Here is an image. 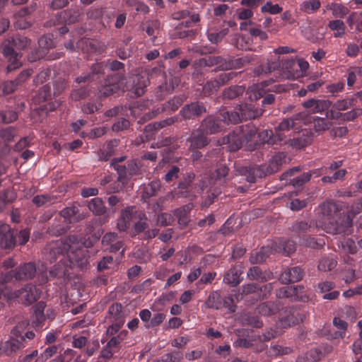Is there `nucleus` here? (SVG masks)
<instances>
[{
	"label": "nucleus",
	"mask_w": 362,
	"mask_h": 362,
	"mask_svg": "<svg viewBox=\"0 0 362 362\" xmlns=\"http://www.w3.org/2000/svg\"><path fill=\"white\" fill-rule=\"evenodd\" d=\"M283 159L282 155L277 154L272 157L266 168L262 165L238 166L236 172L238 175L245 176L248 182L254 183L257 178H261L277 172L282 165Z\"/></svg>",
	"instance_id": "f257e3e1"
},
{
	"label": "nucleus",
	"mask_w": 362,
	"mask_h": 362,
	"mask_svg": "<svg viewBox=\"0 0 362 362\" xmlns=\"http://www.w3.org/2000/svg\"><path fill=\"white\" fill-rule=\"evenodd\" d=\"M29 44L30 40L23 35H15L8 38L3 47V54L9 61L6 67L8 73L21 66L22 64L19 62L21 55L17 51L25 48Z\"/></svg>",
	"instance_id": "f03ea898"
},
{
	"label": "nucleus",
	"mask_w": 362,
	"mask_h": 362,
	"mask_svg": "<svg viewBox=\"0 0 362 362\" xmlns=\"http://www.w3.org/2000/svg\"><path fill=\"white\" fill-rule=\"evenodd\" d=\"M82 245L81 243L76 240V235H69L64 240H58L49 243L46 248V259L50 263L62 262L66 257L69 247L77 248Z\"/></svg>",
	"instance_id": "7ed1b4c3"
},
{
	"label": "nucleus",
	"mask_w": 362,
	"mask_h": 362,
	"mask_svg": "<svg viewBox=\"0 0 362 362\" xmlns=\"http://www.w3.org/2000/svg\"><path fill=\"white\" fill-rule=\"evenodd\" d=\"M46 267L42 264V268H37L33 262H28L21 264L14 269L2 274L0 276V281L6 285L7 283L13 281H28L33 279L35 275L41 274L44 277V272Z\"/></svg>",
	"instance_id": "20e7f679"
},
{
	"label": "nucleus",
	"mask_w": 362,
	"mask_h": 362,
	"mask_svg": "<svg viewBox=\"0 0 362 362\" xmlns=\"http://www.w3.org/2000/svg\"><path fill=\"white\" fill-rule=\"evenodd\" d=\"M321 214L325 223V230L332 234H340L344 232V228L337 221L339 208L334 202H326L320 205Z\"/></svg>",
	"instance_id": "39448f33"
},
{
	"label": "nucleus",
	"mask_w": 362,
	"mask_h": 362,
	"mask_svg": "<svg viewBox=\"0 0 362 362\" xmlns=\"http://www.w3.org/2000/svg\"><path fill=\"white\" fill-rule=\"evenodd\" d=\"M76 240L81 243L82 245H80L77 248L69 247L66 259L70 268L78 267L83 269L86 267L88 263L86 251L83 250V248L90 247V243H87L86 240H84L82 238H78L77 235Z\"/></svg>",
	"instance_id": "423d86ee"
},
{
	"label": "nucleus",
	"mask_w": 362,
	"mask_h": 362,
	"mask_svg": "<svg viewBox=\"0 0 362 362\" xmlns=\"http://www.w3.org/2000/svg\"><path fill=\"white\" fill-rule=\"evenodd\" d=\"M307 315L303 310L294 307H286L280 313V324L283 327L298 325L305 319Z\"/></svg>",
	"instance_id": "0eeeda50"
},
{
	"label": "nucleus",
	"mask_w": 362,
	"mask_h": 362,
	"mask_svg": "<svg viewBox=\"0 0 362 362\" xmlns=\"http://www.w3.org/2000/svg\"><path fill=\"white\" fill-rule=\"evenodd\" d=\"M14 296L25 305H30L40 298V292L37 287L31 284L25 285L14 293Z\"/></svg>",
	"instance_id": "6e6552de"
},
{
	"label": "nucleus",
	"mask_w": 362,
	"mask_h": 362,
	"mask_svg": "<svg viewBox=\"0 0 362 362\" xmlns=\"http://www.w3.org/2000/svg\"><path fill=\"white\" fill-rule=\"evenodd\" d=\"M206 112L207 109L204 103L194 101L185 105L180 110V115L186 120L194 119Z\"/></svg>",
	"instance_id": "1a4fd4ad"
},
{
	"label": "nucleus",
	"mask_w": 362,
	"mask_h": 362,
	"mask_svg": "<svg viewBox=\"0 0 362 362\" xmlns=\"http://www.w3.org/2000/svg\"><path fill=\"white\" fill-rule=\"evenodd\" d=\"M200 127L206 134H215L224 129L225 125L222 118L209 115L202 121Z\"/></svg>",
	"instance_id": "9d476101"
},
{
	"label": "nucleus",
	"mask_w": 362,
	"mask_h": 362,
	"mask_svg": "<svg viewBox=\"0 0 362 362\" xmlns=\"http://www.w3.org/2000/svg\"><path fill=\"white\" fill-rule=\"evenodd\" d=\"M0 244L6 249L13 248L17 245V230H11L8 225L0 223Z\"/></svg>",
	"instance_id": "9b49d317"
},
{
	"label": "nucleus",
	"mask_w": 362,
	"mask_h": 362,
	"mask_svg": "<svg viewBox=\"0 0 362 362\" xmlns=\"http://www.w3.org/2000/svg\"><path fill=\"white\" fill-rule=\"evenodd\" d=\"M39 49L35 50L29 57L31 62H35L46 57V51L54 47V42L52 36L49 35H43L38 40Z\"/></svg>",
	"instance_id": "f8f14e48"
},
{
	"label": "nucleus",
	"mask_w": 362,
	"mask_h": 362,
	"mask_svg": "<svg viewBox=\"0 0 362 362\" xmlns=\"http://www.w3.org/2000/svg\"><path fill=\"white\" fill-rule=\"evenodd\" d=\"M187 142L189 143V148L199 149L207 146L210 139L207 137L205 132L199 127L192 132L187 139Z\"/></svg>",
	"instance_id": "ddd939ff"
},
{
	"label": "nucleus",
	"mask_w": 362,
	"mask_h": 362,
	"mask_svg": "<svg viewBox=\"0 0 362 362\" xmlns=\"http://www.w3.org/2000/svg\"><path fill=\"white\" fill-rule=\"evenodd\" d=\"M25 344L26 341L11 335L9 340L0 343V355L13 356L25 348Z\"/></svg>",
	"instance_id": "4468645a"
},
{
	"label": "nucleus",
	"mask_w": 362,
	"mask_h": 362,
	"mask_svg": "<svg viewBox=\"0 0 362 362\" xmlns=\"http://www.w3.org/2000/svg\"><path fill=\"white\" fill-rule=\"evenodd\" d=\"M199 62L201 65L204 66L211 67L216 66V69L219 71L229 70V56L223 57V56L210 55L202 58Z\"/></svg>",
	"instance_id": "2eb2a0df"
},
{
	"label": "nucleus",
	"mask_w": 362,
	"mask_h": 362,
	"mask_svg": "<svg viewBox=\"0 0 362 362\" xmlns=\"http://www.w3.org/2000/svg\"><path fill=\"white\" fill-rule=\"evenodd\" d=\"M315 226L317 227V222L315 220H297L292 223L289 229L300 240L303 235H306V233L311 232Z\"/></svg>",
	"instance_id": "dca6fc26"
},
{
	"label": "nucleus",
	"mask_w": 362,
	"mask_h": 362,
	"mask_svg": "<svg viewBox=\"0 0 362 362\" xmlns=\"http://www.w3.org/2000/svg\"><path fill=\"white\" fill-rule=\"evenodd\" d=\"M304 276V272L300 267L286 269L280 275L279 281L283 284H292L300 281Z\"/></svg>",
	"instance_id": "f3484780"
},
{
	"label": "nucleus",
	"mask_w": 362,
	"mask_h": 362,
	"mask_svg": "<svg viewBox=\"0 0 362 362\" xmlns=\"http://www.w3.org/2000/svg\"><path fill=\"white\" fill-rule=\"evenodd\" d=\"M238 110L240 111L243 120L255 119L262 116L264 112V109L259 108L251 103L239 105Z\"/></svg>",
	"instance_id": "a211bd4d"
},
{
	"label": "nucleus",
	"mask_w": 362,
	"mask_h": 362,
	"mask_svg": "<svg viewBox=\"0 0 362 362\" xmlns=\"http://www.w3.org/2000/svg\"><path fill=\"white\" fill-rule=\"evenodd\" d=\"M109 69L115 73L108 76L114 82H122L125 79L126 71L124 63L117 60H109L107 62Z\"/></svg>",
	"instance_id": "6ab92c4d"
},
{
	"label": "nucleus",
	"mask_w": 362,
	"mask_h": 362,
	"mask_svg": "<svg viewBox=\"0 0 362 362\" xmlns=\"http://www.w3.org/2000/svg\"><path fill=\"white\" fill-rule=\"evenodd\" d=\"M313 141V134L310 131L305 129L301 134L295 138L290 139L286 141V144L296 148H301L310 144Z\"/></svg>",
	"instance_id": "aec40b11"
},
{
	"label": "nucleus",
	"mask_w": 362,
	"mask_h": 362,
	"mask_svg": "<svg viewBox=\"0 0 362 362\" xmlns=\"http://www.w3.org/2000/svg\"><path fill=\"white\" fill-rule=\"evenodd\" d=\"M29 325V321L28 320H22L19 322L11 330V334L13 337H16V338H19L25 341H26V339H33L35 334L33 331H27L25 332L28 326Z\"/></svg>",
	"instance_id": "412c9836"
},
{
	"label": "nucleus",
	"mask_w": 362,
	"mask_h": 362,
	"mask_svg": "<svg viewBox=\"0 0 362 362\" xmlns=\"http://www.w3.org/2000/svg\"><path fill=\"white\" fill-rule=\"evenodd\" d=\"M160 83L158 86L155 95L158 100H162L166 96L171 94L175 88L174 78H170L168 80L167 77L160 80Z\"/></svg>",
	"instance_id": "4be33fe9"
},
{
	"label": "nucleus",
	"mask_w": 362,
	"mask_h": 362,
	"mask_svg": "<svg viewBox=\"0 0 362 362\" xmlns=\"http://www.w3.org/2000/svg\"><path fill=\"white\" fill-rule=\"evenodd\" d=\"M247 276L250 280L265 282L272 279L273 274L270 271H263L258 266H254L248 269Z\"/></svg>",
	"instance_id": "5701e85b"
},
{
	"label": "nucleus",
	"mask_w": 362,
	"mask_h": 362,
	"mask_svg": "<svg viewBox=\"0 0 362 362\" xmlns=\"http://www.w3.org/2000/svg\"><path fill=\"white\" fill-rule=\"evenodd\" d=\"M281 308L280 301H267L259 304L257 307V311L262 315L271 316L279 313Z\"/></svg>",
	"instance_id": "b1692460"
},
{
	"label": "nucleus",
	"mask_w": 362,
	"mask_h": 362,
	"mask_svg": "<svg viewBox=\"0 0 362 362\" xmlns=\"http://www.w3.org/2000/svg\"><path fill=\"white\" fill-rule=\"evenodd\" d=\"M193 207V204L188 203L173 211V215L177 218V222L180 226L186 227L189 224L190 221L189 214Z\"/></svg>",
	"instance_id": "393cba45"
},
{
	"label": "nucleus",
	"mask_w": 362,
	"mask_h": 362,
	"mask_svg": "<svg viewBox=\"0 0 362 362\" xmlns=\"http://www.w3.org/2000/svg\"><path fill=\"white\" fill-rule=\"evenodd\" d=\"M241 131L242 129L240 127H237L227 136V142L230 145V147L232 151H237L244 144H247Z\"/></svg>",
	"instance_id": "a878e982"
},
{
	"label": "nucleus",
	"mask_w": 362,
	"mask_h": 362,
	"mask_svg": "<svg viewBox=\"0 0 362 362\" xmlns=\"http://www.w3.org/2000/svg\"><path fill=\"white\" fill-rule=\"evenodd\" d=\"M134 86L132 90L136 97L143 95L147 86L150 84V79L145 74H138L134 80Z\"/></svg>",
	"instance_id": "bb28decb"
},
{
	"label": "nucleus",
	"mask_w": 362,
	"mask_h": 362,
	"mask_svg": "<svg viewBox=\"0 0 362 362\" xmlns=\"http://www.w3.org/2000/svg\"><path fill=\"white\" fill-rule=\"evenodd\" d=\"M272 247L269 245L263 246L258 251L251 252L250 262L251 264H260L264 262L272 253Z\"/></svg>",
	"instance_id": "cd10ccee"
},
{
	"label": "nucleus",
	"mask_w": 362,
	"mask_h": 362,
	"mask_svg": "<svg viewBox=\"0 0 362 362\" xmlns=\"http://www.w3.org/2000/svg\"><path fill=\"white\" fill-rule=\"evenodd\" d=\"M242 272L237 267H232L227 271L223 277V282L230 286H237L242 281L240 275Z\"/></svg>",
	"instance_id": "c85d7f7f"
},
{
	"label": "nucleus",
	"mask_w": 362,
	"mask_h": 362,
	"mask_svg": "<svg viewBox=\"0 0 362 362\" xmlns=\"http://www.w3.org/2000/svg\"><path fill=\"white\" fill-rule=\"evenodd\" d=\"M88 207L89 210L95 216H109L107 214L108 209L105 206L103 201L101 198L95 197L90 199L88 202Z\"/></svg>",
	"instance_id": "c756f323"
},
{
	"label": "nucleus",
	"mask_w": 362,
	"mask_h": 362,
	"mask_svg": "<svg viewBox=\"0 0 362 362\" xmlns=\"http://www.w3.org/2000/svg\"><path fill=\"white\" fill-rule=\"evenodd\" d=\"M69 263L66 259H64L62 262H57L53 267L49 270V274L51 278L58 277L62 278L65 276H69Z\"/></svg>",
	"instance_id": "7c9ffc66"
},
{
	"label": "nucleus",
	"mask_w": 362,
	"mask_h": 362,
	"mask_svg": "<svg viewBox=\"0 0 362 362\" xmlns=\"http://www.w3.org/2000/svg\"><path fill=\"white\" fill-rule=\"evenodd\" d=\"M255 57L256 56L253 54H247L239 58H235L234 57L229 56V70L241 69L242 67L250 64L254 62Z\"/></svg>",
	"instance_id": "2f4dec72"
},
{
	"label": "nucleus",
	"mask_w": 362,
	"mask_h": 362,
	"mask_svg": "<svg viewBox=\"0 0 362 362\" xmlns=\"http://www.w3.org/2000/svg\"><path fill=\"white\" fill-rule=\"evenodd\" d=\"M235 334L237 336V339L234 342L235 346L243 348H250L252 343L247 339L249 337V332L245 329H238L235 330Z\"/></svg>",
	"instance_id": "473e14b6"
},
{
	"label": "nucleus",
	"mask_w": 362,
	"mask_h": 362,
	"mask_svg": "<svg viewBox=\"0 0 362 362\" xmlns=\"http://www.w3.org/2000/svg\"><path fill=\"white\" fill-rule=\"evenodd\" d=\"M61 216L71 219L74 221H79L85 218V215L79 213L78 207L76 206H72L70 207H66L59 212Z\"/></svg>",
	"instance_id": "72a5a7b5"
},
{
	"label": "nucleus",
	"mask_w": 362,
	"mask_h": 362,
	"mask_svg": "<svg viewBox=\"0 0 362 362\" xmlns=\"http://www.w3.org/2000/svg\"><path fill=\"white\" fill-rule=\"evenodd\" d=\"M81 12L79 9L71 8L60 13V19L66 24H72L79 20Z\"/></svg>",
	"instance_id": "f704fd0d"
},
{
	"label": "nucleus",
	"mask_w": 362,
	"mask_h": 362,
	"mask_svg": "<svg viewBox=\"0 0 362 362\" xmlns=\"http://www.w3.org/2000/svg\"><path fill=\"white\" fill-rule=\"evenodd\" d=\"M119 83L114 82L112 78L107 77L105 85L100 90V95L104 97H108L117 93L120 88Z\"/></svg>",
	"instance_id": "c9c22d12"
},
{
	"label": "nucleus",
	"mask_w": 362,
	"mask_h": 362,
	"mask_svg": "<svg viewBox=\"0 0 362 362\" xmlns=\"http://www.w3.org/2000/svg\"><path fill=\"white\" fill-rule=\"evenodd\" d=\"M245 90L243 86H231L224 89L222 96L224 99L233 100L241 95Z\"/></svg>",
	"instance_id": "e433bc0d"
},
{
	"label": "nucleus",
	"mask_w": 362,
	"mask_h": 362,
	"mask_svg": "<svg viewBox=\"0 0 362 362\" xmlns=\"http://www.w3.org/2000/svg\"><path fill=\"white\" fill-rule=\"evenodd\" d=\"M160 188V182L159 180H153L148 185H144L142 192V198L148 199L156 196Z\"/></svg>",
	"instance_id": "4c0bfd02"
},
{
	"label": "nucleus",
	"mask_w": 362,
	"mask_h": 362,
	"mask_svg": "<svg viewBox=\"0 0 362 362\" xmlns=\"http://www.w3.org/2000/svg\"><path fill=\"white\" fill-rule=\"evenodd\" d=\"M290 298L293 300H306L308 297L305 293V288L303 286H288Z\"/></svg>",
	"instance_id": "58836bf2"
},
{
	"label": "nucleus",
	"mask_w": 362,
	"mask_h": 362,
	"mask_svg": "<svg viewBox=\"0 0 362 362\" xmlns=\"http://www.w3.org/2000/svg\"><path fill=\"white\" fill-rule=\"evenodd\" d=\"M300 243L313 249H320L325 245L324 238H315L309 235H303Z\"/></svg>",
	"instance_id": "ea45409f"
},
{
	"label": "nucleus",
	"mask_w": 362,
	"mask_h": 362,
	"mask_svg": "<svg viewBox=\"0 0 362 362\" xmlns=\"http://www.w3.org/2000/svg\"><path fill=\"white\" fill-rule=\"evenodd\" d=\"M221 115L224 124L229 123L237 124L243 120L240 111L238 110V107L234 111H225L221 112Z\"/></svg>",
	"instance_id": "a19ab883"
},
{
	"label": "nucleus",
	"mask_w": 362,
	"mask_h": 362,
	"mask_svg": "<svg viewBox=\"0 0 362 362\" xmlns=\"http://www.w3.org/2000/svg\"><path fill=\"white\" fill-rule=\"evenodd\" d=\"M205 305L209 308L221 309L223 307L221 295L217 291L210 293L205 302Z\"/></svg>",
	"instance_id": "79ce46f5"
},
{
	"label": "nucleus",
	"mask_w": 362,
	"mask_h": 362,
	"mask_svg": "<svg viewBox=\"0 0 362 362\" xmlns=\"http://www.w3.org/2000/svg\"><path fill=\"white\" fill-rule=\"evenodd\" d=\"M333 123L327 120L326 117H315L313 119V128L316 132H322L328 130Z\"/></svg>",
	"instance_id": "37998d69"
},
{
	"label": "nucleus",
	"mask_w": 362,
	"mask_h": 362,
	"mask_svg": "<svg viewBox=\"0 0 362 362\" xmlns=\"http://www.w3.org/2000/svg\"><path fill=\"white\" fill-rule=\"evenodd\" d=\"M90 89L88 86H83L78 88H74L71 90L70 97L74 101H79L81 100L88 98L90 95Z\"/></svg>",
	"instance_id": "c03bdc74"
},
{
	"label": "nucleus",
	"mask_w": 362,
	"mask_h": 362,
	"mask_svg": "<svg viewBox=\"0 0 362 362\" xmlns=\"http://www.w3.org/2000/svg\"><path fill=\"white\" fill-rule=\"evenodd\" d=\"M184 358V354L180 351H173L164 354L160 359L153 362H181Z\"/></svg>",
	"instance_id": "a18cd8bd"
},
{
	"label": "nucleus",
	"mask_w": 362,
	"mask_h": 362,
	"mask_svg": "<svg viewBox=\"0 0 362 362\" xmlns=\"http://www.w3.org/2000/svg\"><path fill=\"white\" fill-rule=\"evenodd\" d=\"M241 322L243 325L251 326L255 328H260L263 326V322L257 316L250 313L244 314L241 317Z\"/></svg>",
	"instance_id": "49530a36"
},
{
	"label": "nucleus",
	"mask_w": 362,
	"mask_h": 362,
	"mask_svg": "<svg viewBox=\"0 0 362 362\" xmlns=\"http://www.w3.org/2000/svg\"><path fill=\"white\" fill-rule=\"evenodd\" d=\"M117 173V182L122 184L123 186L127 185L128 181L131 178L127 170L126 165H117L113 168Z\"/></svg>",
	"instance_id": "de8ad7c7"
},
{
	"label": "nucleus",
	"mask_w": 362,
	"mask_h": 362,
	"mask_svg": "<svg viewBox=\"0 0 362 362\" xmlns=\"http://www.w3.org/2000/svg\"><path fill=\"white\" fill-rule=\"evenodd\" d=\"M182 24H178L175 28L173 34L174 39H184L193 37L196 34L195 30H182Z\"/></svg>",
	"instance_id": "09e8293b"
},
{
	"label": "nucleus",
	"mask_w": 362,
	"mask_h": 362,
	"mask_svg": "<svg viewBox=\"0 0 362 362\" xmlns=\"http://www.w3.org/2000/svg\"><path fill=\"white\" fill-rule=\"evenodd\" d=\"M238 76L237 72H223L218 75L214 79L217 83L218 88H220L221 86L227 84L230 81Z\"/></svg>",
	"instance_id": "8fccbe9b"
},
{
	"label": "nucleus",
	"mask_w": 362,
	"mask_h": 362,
	"mask_svg": "<svg viewBox=\"0 0 362 362\" xmlns=\"http://www.w3.org/2000/svg\"><path fill=\"white\" fill-rule=\"evenodd\" d=\"M328 10L332 11L335 17L343 18L349 13V9L341 4L332 3L327 6Z\"/></svg>",
	"instance_id": "3c124183"
},
{
	"label": "nucleus",
	"mask_w": 362,
	"mask_h": 362,
	"mask_svg": "<svg viewBox=\"0 0 362 362\" xmlns=\"http://www.w3.org/2000/svg\"><path fill=\"white\" fill-rule=\"evenodd\" d=\"M298 119V116H295L291 118L284 119L278 126L274 127V131H280V132H288L290 129H293L295 126V120Z\"/></svg>",
	"instance_id": "603ef678"
},
{
	"label": "nucleus",
	"mask_w": 362,
	"mask_h": 362,
	"mask_svg": "<svg viewBox=\"0 0 362 362\" xmlns=\"http://www.w3.org/2000/svg\"><path fill=\"white\" fill-rule=\"evenodd\" d=\"M240 127L242 129L241 133L247 143L252 141L257 135V128L253 125H245Z\"/></svg>",
	"instance_id": "864d4df0"
},
{
	"label": "nucleus",
	"mask_w": 362,
	"mask_h": 362,
	"mask_svg": "<svg viewBox=\"0 0 362 362\" xmlns=\"http://www.w3.org/2000/svg\"><path fill=\"white\" fill-rule=\"evenodd\" d=\"M320 7L319 0H307L300 4V10L305 13H311L317 11Z\"/></svg>",
	"instance_id": "5fc2aeb1"
},
{
	"label": "nucleus",
	"mask_w": 362,
	"mask_h": 362,
	"mask_svg": "<svg viewBox=\"0 0 362 362\" xmlns=\"http://www.w3.org/2000/svg\"><path fill=\"white\" fill-rule=\"evenodd\" d=\"M337 266V261L332 257H323L319 262L318 269L327 272L333 269Z\"/></svg>",
	"instance_id": "6e6d98bb"
},
{
	"label": "nucleus",
	"mask_w": 362,
	"mask_h": 362,
	"mask_svg": "<svg viewBox=\"0 0 362 362\" xmlns=\"http://www.w3.org/2000/svg\"><path fill=\"white\" fill-rule=\"evenodd\" d=\"M149 227L147 221H137L134 223L133 227L131 229L130 235L131 237H136L141 233H145L146 230Z\"/></svg>",
	"instance_id": "4d7b16f0"
},
{
	"label": "nucleus",
	"mask_w": 362,
	"mask_h": 362,
	"mask_svg": "<svg viewBox=\"0 0 362 362\" xmlns=\"http://www.w3.org/2000/svg\"><path fill=\"white\" fill-rule=\"evenodd\" d=\"M145 72V76H148L149 79L153 78H160V80H162L167 77L166 74L160 66H155L146 69Z\"/></svg>",
	"instance_id": "13d9d810"
},
{
	"label": "nucleus",
	"mask_w": 362,
	"mask_h": 362,
	"mask_svg": "<svg viewBox=\"0 0 362 362\" xmlns=\"http://www.w3.org/2000/svg\"><path fill=\"white\" fill-rule=\"evenodd\" d=\"M175 221L173 215L168 213H160L157 216V225L160 226H171Z\"/></svg>",
	"instance_id": "bf43d9fd"
},
{
	"label": "nucleus",
	"mask_w": 362,
	"mask_h": 362,
	"mask_svg": "<svg viewBox=\"0 0 362 362\" xmlns=\"http://www.w3.org/2000/svg\"><path fill=\"white\" fill-rule=\"evenodd\" d=\"M219 88L214 78L206 81L202 87V93L206 97L217 92Z\"/></svg>",
	"instance_id": "052dcab7"
},
{
	"label": "nucleus",
	"mask_w": 362,
	"mask_h": 362,
	"mask_svg": "<svg viewBox=\"0 0 362 362\" xmlns=\"http://www.w3.org/2000/svg\"><path fill=\"white\" fill-rule=\"evenodd\" d=\"M332 103L329 100H318L317 99V102L315 104V109L310 110L311 113H318L322 112L325 110H328L329 108L332 106Z\"/></svg>",
	"instance_id": "680f3d73"
},
{
	"label": "nucleus",
	"mask_w": 362,
	"mask_h": 362,
	"mask_svg": "<svg viewBox=\"0 0 362 362\" xmlns=\"http://www.w3.org/2000/svg\"><path fill=\"white\" fill-rule=\"evenodd\" d=\"M312 175V172H307L303 173L299 176H297L296 177H293L291 180V183L295 187H299L304 185L305 182H308L310 180Z\"/></svg>",
	"instance_id": "e2e57ef3"
},
{
	"label": "nucleus",
	"mask_w": 362,
	"mask_h": 362,
	"mask_svg": "<svg viewBox=\"0 0 362 362\" xmlns=\"http://www.w3.org/2000/svg\"><path fill=\"white\" fill-rule=\"evenodd\" d=\"M59 349V346L57 345H52L47 347L39 356L40 362H45L48 358L57 354Z\"/></svg>",
	"instance_id": "0e129e2a"
},
{
	"label": "nucleus",
	"mask_w": 362,
	"mask_h": 362,
	"mask_svg": "<svg viewBox=\"0 0 362 362\" xmlns=\"http://www.w3.org/2000/svg\"><path fill=\"white\" fill-rule=\"evenodd\" d=\"M136 213V211L135 210V206H127L120 211L119 217L130 224V222Z\"/></svg>",
	"instance_id": "69168bd1"
},
{
	"label": "nucleus",
	"mask_w": 362,
	"mask_h": 362,
	"mask_svg": "<svg viewBox=\"0 0 362 362\" xmlns=\"http://www.w3.org/2000/svg\"><path fill=\"white\" fill-rule=\"evenodd\" d=\"M105 64L104 62H96L93 64L90 67L89 74L91 75L93 79L95 76H100L104 74Z\"/></svg>",
	"instance_id": "338daca9"
},
{
	"label": "nucleus",
	"mask_w": 362,
	"mask_h": 362,
	"mask_svg": "<svg viewBox=\"0 0 362 362\" xmlns=\"http://www.w3.org/2000/svg\"><path fill=\"white\" fill-rule=\"evenodd\" d=\"M160 23L158 21H147L142 25L144 30L149 36H152L155 33V30L159 29Z\"/></svg>",
	"instance_id": "774afa93"
}]
</instances>
